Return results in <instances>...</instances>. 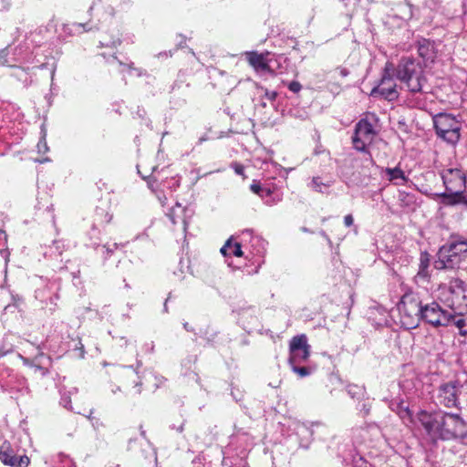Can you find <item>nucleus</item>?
Listing matches in <instances>:
<instances>
[{"label":"nucleus","mask_w":467,"mask_h":467,"mask_svg":"<svg viewBox=\"0 0 467 467\" xmlns=\"http://www.w3.org/2000/svg\"><path fill=\"white\" fill-rule=\"evenodd\" d=\"M416 418L427 437L434 442L462 441L467 438V420L460 413L421 410Z\"/></svg>","instance_id":"nucleus-1"},{"label":"nucleus","mask_w":467,"mask_h":467,"mask_svg":"<svg viewBox=\"0 0 467 467\" xmlns=\"http://www.w3.org/2000/svg\"><path fill=\"white\" fill-rule=\"evenodd\" d=\"M445 187L443 192L431 194L432 199H440L444 206H456L463 204L467 209V176L459 168H449L441 173Z\"/></svg>","instance_id":"nucleus-2"},{"label":"nucleus","mask_w":467,"mask_h":467,"mask_svg":"<svg viewBox=\"0 0 467 467\" xmlns=\"http://www.w3.org/2000/svg\"><path fill=\"white\" fill-rule=\"evenodd\" d=\"M396 78L406 85L411 93L422 92L426 83L424 68L420 61L412 57H403L395 67Z\"/></svg>","instance_id":"nucleus-3"},{"label":"nucleus","mask_w":467,"mask_h":467,"mask_svg":"<svg viewBox=\"0 0 467 467\" xmlns=\"http://www.w3.org/2000/svg\"><path fill=\"white\" fill-rule=\"evenodd\" d=\"M426 304L427 302L422 298L420 292L409 289L403 294L398 308L401 316V323L407 329L415 328L419 326V317Z\"/></svg>","instance_id":"nucleus-4"},{"label":"nucleus","mask_w":467,"mask_h":467,"mask_svg":"<svg viewBox=\"0 0 467 467\" xmlns=\"http://www.w3.org/2000/svg\"><path fill=\"white\" fill-rule=\"evenodd\" d=\"M377 131L368 118L361 119L355 127L352 136V143L354 149L363 153V166H374L375 161L371 153L368 150V147L373 142Z\"/></svg>","instance_id":"nucleus-5"},{"label":"nucleus","mask_w":467,"mask_h":467,"mask_svg":"<svg viewBox=\"0 0 467 467\" xmlns=\"http://www.w3.org/2000/svg\"><path fill=\"white\" fill-rule=\"evenodd\" d=\"M395 66L387 62L382 70L379 83L371 89L369 96L375 99H383L388 101H395L399 99L400 92L395 81Z\"/></svg>","instance_id":"nucleus-6"},{"label":"nucleus","mask_w":467,"mask_h":467,"mask_svg":"<svg viewBox=\"0 0 467 467\" xmlns=\"http://www.w3.org/2000/svg\"><path fill=\"white\" fill-rule=\"evenodd\" d=\"M433 125L438 138L455 145L461 138V122L451 114L439 113L433 117Z\"/></svg>","instance_id":"nucleus-7"},{"label":"nucleus","mask_w":467,"mask_h":467,"mask_svg":"<svg viewBox=\"0 0 467 467\" xmlns=\"http://www.w3.org/2000/svg\"><path fill=\"white\" fill-rule=\"evenodd\" d=\"M424 322L434 328L448 327L453 321V311L443 308L438 302H427L419 317V324Z\"/></svg>","instance_id":"nucleus-8"},{"label":"nucleus","mask_w":467,"mask_h":467,"mask_svg":"<svg viewBox=\"0 0 467 467\" xmlns=\"http://www.w3.org/2000/svg\"><path fill=\"white\" fill-rule=\"evenodd\" d=\"M36 57L26 44H20L12 50L9 47L0 51V66L16 67L35 62Z\"/></svg>","instance_id":"nucleus-9"},{"label":"nucleus","mask_w":467,"mask_h":467,"mask_svg":"<svg viewBox=\"0 0 467 467\" xmlns=\"http://www.w3.org/2000/svg\"><path fill=\"white\" fill-rule=\"evenodd\" d=\"M461 384L458 380H451L441 384L437 389L436 399L441 406L445 408H458Z\"/></svg>","instance_id":"nucleus-10"},{"label":"nucleus","mask_w":467,"mask_h":467,"mask_svg":"<svg viewBox=\"0 0 467 467\" xmlns=\"http://www.w3.org/2000/svg\"><path fill=\"white\" fill-rule=\"evenodd\" d=\"M239 237L242 239L244 248L249 256L263 257L266 251V242L261 236L254 234L250 229L242 231Z\"/></svg>","instance_id":"nucleus-11"},{"label":"nucleus","mask_w":467,"mask_h":467,"mask_svg":"<svg viewBox=\"0 0 467 467\" xmlns=\"http://www.w3.org/2000/svg\"><path fill=\"white\" fill-rule=\"evenodd\" d=\"M289 350L290 366L306 361L310 355V346L307 344L306 337L305 335L294 337L290 341Z\"/></svg>","instance_id":"nucleus-12"},{"label":"nucleus","mask_w":467,"mask_h":467,"mask_svg":"<svg viewBox=\"0 0 467 467\" xmlns=\"http://www.w3.org/2000/svg\"><path fill=\"white\" fill-rule=\"evenodd\" d=\"M59 290V282L57 280H49L43 287H38L36 290L35 296L40 302L45 303L47 306H48L49 312L52 314L57 308Z\"/></svg>","instance_id":"nucleus-13"},{"label":"nucleus","mask_w":467,"mask_h":467,"mask_svg":"<svg viewBox=\"0 0 467 467\" xmlns=\"http://www.w3.org/2000/svg\"><path fill=\"white\" fill-rule=\"evenodd\" d=\"M0 461L11 467H26L30 461L26 455L17 457L9 441H5L0 446Z\"/></svg>","instance_id":"nucleus-14"},{"label":"nucleus","mask_w":467,"mask_h":467,"mask_svg":"<svg viewBox=\"0 0 467 467\" xmlns=\"http://www.w3.org/2000/svg\"><path fill=\"white\" fill-rule=\"evenodd\" d=\"M166 215L172 224L176 225L181 223L182 230L185 232L188 227L189 220L193 215V211L190 207L182 206L180 202H176L175 205L166 213Z\"/></svg>","instance_id":"nucleus-15"},{"label":"nucleus","mask_w":467,"mask_h":467,"mask_svg":"<svg viewBox=\"0 0 467 467\" xmlns=\"http://www.w3.org/2000/svg\"><path fill=\"white\" fill-rule=\"evenodd\" d=\"M99 233V229H97L95 226L92 227L91 231L89 232L90 242L88 244V245L96 250L97 253L101 255L103 261L106 262L118 249L119 244L117 243H113L101 245L98 236Z\"/></svg>","instance_id":"nucleus-16"},{"label":"nucleus","mask_w":467,"mask_h":467,"mask_svg":"<svg viewBox=\"0 0 467 467\" xmlns=\"http://www.w3.org/2000/svg\"><path fill=\"white\" fill-rule=\"evenodd\" d=\"M238 323L248 333L255 330L259 325L256 308L254 306H248L239 309Z\"/></svg>","instance_id":"nucleus-17"},{"label":"nucleus","mask_w":467,"mask_h":467,"mask_svg":"<svg viewBox=\"0 0 467 467\" xmlns=\"http://www.w3.org/2000/svg\"><path fill=\"white\" fill-rule=\"evenodd\" d=\"M450 239L441 246L438 252L439 260L436 262L437 269H452L456 265V259L460 255L456 250L449 248Z\"/></svg>","instance_id":"nucleus-18"},{"label":"nucleus","mask_w":467,"mask_h":467,"mask_svg":"<svg viewBox=\"0 0 467 467\" xmlns=\"http://www.w3.org/2000/svg\"><path fill=\"white\" fill-rule=\"evenodd\" d=\"M335 179L328 175L313 176L307 182V187L313 192L328 194L330 188L334 185Z\"/></svg>","instance_id":"nucleus-19"},{"label":"nucleus","mask_w":467,"mask_h":467,"mask_svg":"<svg viewBox=\"0 0 467 467\" xmlns=\"http://www.w3.org/2000/svg\"><path fill=\"white\" fill-rule=\"evenodd\" d=\"M381 174H385L386 179L396 186L405 185L409 182V177L399 165L394 168H381Z\"/></svg>","instance_id":"nucleus-20"},{"label":"nucleus","mask_w":467,"mask_h":467,"mask_svg":"<svg viewBox=\"0 0 467 467\" xmlns=\"http://www.w3.org/2000/svg\"><path fill=\"white\" fill-rule=\"evenodd\" d=\"M221 253L223 254V256L234 255L236 257H249V254H246L241 238L240 242L234 243H233V237L229 238L224 244V245L221 248Z\"/></svg>","instance_id":"nucleus-21"},{"label":"nucleus","mask_w":467,"mask_h":467,"mask_svg":"<svg viewBox=\"0 0 467 467\" xmlns=\"http://www.w3.org/2000/svg\"><path fill=\"white\" fill-rule=\"evenodd\" d=\"M246 58L249 64L254 67V69L259 73L263 74L265 72H270L269 65L263 54H259L257 52H247Z\"/></svg>","instance_id":"nucleus-22"},{"label":"nucleus","mask_w":467,"mask_h":467,"mask_svg":"<svg viewBox=\"0 0 467 467\" xmlns=\"http://www.w3.org/2000/svg\"><path fill=\"white\" fill-rule=\"evenodd\" d=\"M417 51L419 56L426 62L433 61L435 57L434 44L425 38L417 42Z\"/></svg>","instance_id":"nucleus-23"},{"label":"nucleus","mask_w":467,"mask_h":467,"mask_svg":"<svg viewBox=\"0 0 467 467\" xmlns=\"http://www.w3.org/2000/svg\"><path fill=\"white\" fill-rule=\"evenodd\" d=\"M358 161V158L349 156L344 160L342 165L338 168V173L347 184L352 181V176L354 175L352 169L357 165Z\"/></svg>","instance_id":"nucleus-24"},{"label":"nucleus","mask_w":467,"mask_h":467,"mask_svg":"<svg viewBox=\"0 0 467 467\" xmlns=\"http://www.w3.org/2000/svg\"><path fill=\"white\" fill-rule=\"evenodd\" d=\"M64 250V242L62 240H56L53 241L50 245L46 246L43 254L47 259L57 260L59 256L62 255Z\"/></svg>","instance_id":"nucleus-25"},{"label":"nucleus","mask_w":467,"mask_h":467,"mask_svg":"<svg viewBox=\"0 0 467 467\" xmlns=\"http://www.w3.org/2000/svg\"><path fill=\"white\" fill-rule=\"evenodd\" d=\"M107 62L109 64H112L115 62L118 63L120 67L119 71L121 73H124L127 71L130 75L133 73L139 77L142 75V70L140 68L134 67L132 62H127V63L122 62V61L119 60L118 57L114 55H112L109 58H107Z\"/></svg>","instance_id":"nucleus-26"},{"label":"nucleus","mask_w":467,"mask_h":467,"mask_svg":"<svg viewBox=\"0 0 467 467\" xmlns=\"http://www.w3.org/2000/svg\"><path fill=\"white\" fill-rule=\"evenodd\" d=\"M452 294L461 293L462 304L467 308V287L465 283L460 279H455L450 286Z\"/></svg>","instance_id":"nucleus-27"},{"label":"nucleus","mask_w":467,"mask_h":467,"mask_svg":"<svg viewBox=\"0 0 467 467\" xmlns=\"http://www.w3.org/2000/svg\"><path fill=\"white\" fill-rule=\"evenodd\" d=\"M390 409L395 411L400 419L405 420L411 417L409 406L402 400L392 401Z\"/></svg>","instance_id":"nucleus-28"},{"label":"nucleus","mask_w":467,"mask_h":467,"mask_svg":"<svg viewBox=\"0 0 467 467\" xmlns=\"http://www.w3.org/2000/svg\"><path fill=\"white\" fill-rule=\"evenodd\" d=\"M111 219H112V214L106 208L97 207L96 211H95V218H94L95 224L93 225V227L95 226L98 229L96 224H98V225L107 224L111 221Z\"/></svg>","instance_id":"nucleus-29"},{"label":"nucleus","mask_w":467,"mask_h":467,"mask_svg":"<svg viewBox=\"0 0 467 467\" xmlns=\"http://www.w3.org/2000/svg\"><path fill=\"white\" fill-rule=\"evenodd\" d=\"M121 40L118 29H113L110 36H102L99 40L100 47H116L120 45Z\"/></svg>","instance_id":"nucleus-30"},{"label":"nucleus","mask_w":467,"mask_h":467,"mask_svg":"<svg viewBox=\"0 0 467 467\" xmlns=\"http://www.w3.org/2000/svg\"><path fill=\"white\" fill-rule=\"evenodd\" d=\"M458 246H464V249H458V254H467V240L460 234H451L450 236L449 248L457 250Z\"/></svg>","instance_id":"nucleus-31"},{"label":"nucleus","mask_w":467,"mask_h":467,"mask_svg":"<svg viewBox=\"0 0 467 467\" xmlns=\"http://www.w3.org/2000/svg\"><path fill=\"white\" fill-rule=\"evenodd\" d=\"M260 197L265 200L267 204L277 202L281 200V196L267 186H263Z\"/></svg>","instance_id":"nucleus-32"},{"label":"nucleus","mask_w":467,"mask_h":467,"mask_svg":"<svg viewBox=\"0 0 467 467\" xmlns=\"http://www.w3.org/2000/svg\"><path fill=\"white\" fill-rule=\"evenodd\" d=\"M296 430V434L298 436L304 437L306 439V443H303V441H300V445L305 447V448H307L308 447L309 440L313 436V431L311 430L310 427H308L305 423H298Z\"/></svg>","instance_id":"nucleus-33"},{"label":"nucleus","mask_w":467,"mask_h":467,"mask_svg":"<svg viewBox=\"0 0 467 467\" xmlns=\"http://www.w3.org/2000/svg\"><path fill=\"white\" fill-rule=\"evenodd\" d=\"M75 393H77L76 388H72L69 390H67V389L60 390V395H61L60 404L68 410H73V408L71 406V396Z\"/></svg>","instance_id":"nucleus-34"},{"label":"nucleus","mask_w":467,"mask_h":467,"mask_svg":"<svg viewBox=\"0 0 467 467\" xmlns=\"http://www.w3.org/2000/svg\"><path fill=\"white\" fill-rule=\"evenodd\" d=\"M54 462L57 464L56 467H77L75 462L63 452L57 453L54 458Z\"/></svg>","instance_id":"nucleus-35"},{"label":"nucleus","mask_w":467,"mask_h":467,"mask_svg":"<svg viewBox=\"0 0 467 467\" xmlns=\"http://www.w3.org/2000/svg\"><path fill=\"white\" fill-rule=\"evenodd\" d=\"M399 201L402 207H410L416 202V197L413 193L406 192L404 191L399 192Z\"/></svg>","instance_id":"nucleus-36"},{"label":"nucleus","mask_w":467,"mask_h":467,"mask_svg":"<svg viewBox=\"0 0 467 467\" xmlns=\"http://www.w3.org/2000/svg\"><path fill=\"white\" fill-rule=\"evenodd\" d=\"M347 391L352 399L359 400L365 395V388L363 386L349 384L347 386Z\"/></svg>","instance_id":"nucleus-37"},{"label":"nucleus","mask_w":467,"mask_h":467,"mask_svg":"<svg viewBox=\"0 0 467 467\" xmlns=\"http://www.w3.org/2000/svg\"><path fill=\"white\" fill-rule=\"evenodd\" d=\"M222 465L223 467H247V462L242 458L223 457Z\"/></svg>","instance_id":"nucleus-38"},{"label":"nucleus","mask_w":467,"mask_h":467,"mask_svg":"<svg viewBox=\"0 0 467 467\" xmlns=\"http://www.w3.org/2000/svg\"><path fill=\"white\" fill-rule=\"evenodd\" d=\"M451 325H454L459 329V334L461 336L467 335V320L465 318L461 317L457 314L453 312V321H451Z\"/></svg>","instance_id":"nucleus-39"},{"label":"nucleus","mask_w":467,"mask_h":467,"mask_svg":"<svg viewBox=\"0 0 467 467\" xmlns=\"http://www.w3.org/2000/svg\"><path fill=\"white\" fill-rule=\"evenodd\" d=\"M46 137H47V132L42 128V130H41V137H40L39 141H38V143L36 145L37 152L40 153V154H45V153H47L49 150V148H48L47 143Z\"/></svg>","instance_id":"nucleus-40"},{"label":"nucleus","mask_w":467,"mask_h":467,"mask_svg":"<svg viewBox=\"0 0 467 467\" xmlns=\"http://www.w3.org/2000/svg\"><path fill=\"white\" fill-rule=\"evenodd\" d=\"M430 272L428 267H419L418 273L414 276L415 282L419 283L420 281H428L430 278Z\"/></svg>","instance_id":"nucleus-41"},{"label":"nucleus","mask_w":467,"mask_h":467,"mask_svg":"<svg viewBox=\"0 0 467 467\" xmlns=\"http://www.w3.org/2000/svg\"><path fill=\"white\" fill-rule=\"evenodd\" d=\"M292 370L298 374L299 377L304 378L306 376H309L311 374V369L305 366H299V364H296L294 366H291Z\"/></svg>","instance_id":"nucleus-42"},{"label":"nucleus","mask_w":467,"mask_h":467,"mask_svg":"<svg viewBox=\"0 0 467 467\" xmlns=\"http://www.w3.org/2000/svg\"><path fill=\"white\" fill-rule=\"evenodd\" d=\"M431 255L427 251H423L420 254L419 267H430Z\"/></svg>","instance_id":"nucleus-43"},{"label":"nucleus","mask_w":467,"mask_h":467,"mask_svg":"<svg viewBox=\"0 0 467 467\" xmlns=\"http://www.w3.org/2000/svg\"><path fill=\"white\" fill-rule=\"evenodd\" d=\"M287 88L293 93H298L302 89V85L298 81H291L288 83Z\"/></svg>","instance_id":"nucleus-44"},{"label":"nucleus","mask_w":467,"mask_h":467,"mask_svg":"<svg viewBox=\"0 0 467 467\" xmlns=\"http://www.w3.org/2000/svg\"><path fill=\"white\" fill-rule=\"evenodd\" d=\"M32 368H34L35 373H39L43 377L48 374V369L41 365L32 364Z\"/></svg>","instance_id":"nucleus-45"},{"label":"nucleus","mask_w":467,"mask_h":467,"mask_svg":"<svg viewBox=\"0 0 467 467\" xmlns=\"http://www.w3.org/2000/svg\"><path fill=\"white\" fill-rule=\"evenodd\" d=\"M262 188L263 186L259 182H256L255 181H254L253 183L250 185V190L259 196L261 195Z\"/></svg>","instance_id":"nucleus-46"},{"label":"nucleus","mask_w":467,"mask_h":467,"mask_svg":"<svg viewBox=\"0 0 467 467\" xmlns=\"http://www.w3.org/2000/svg\"><path fill=\"white\" fill-rule=\"evenodd\" d=\"M232 168L234 170L236 174L244 175V167L242 164L238 162H234L232 163Z\"/></svg>","instance_id":"nucleus-47"},{"label":"nucleus","mask_w":467,"mask_h":467,"mask_svg":"<svg viewBox=\"0 0 467 467\" xmlns=\"http://www.w3.org/2000/svg\"><path fill=\"white\" fill-rule=\"evenodd\" d=\"M73 26L75 27V31H80V29H82V31H89L91 30V27L88 26V24H81V23H76V24H73Z\"/></svg>","instance_id":"nucleus-48"},{"label":"nucleus","mask_w":467,"mask_h":467,"mask_svg":"<svg viewBox=\"0 0 467 467\" xmlns=\"http://www.w3.org/2000/svg\"><path fill=\"white\" fill-rule=\"evenodd\" d=\"M265 97L271 102H274L277 98V92L276 91H270L268 89H265Z\"/></svg>","instance_id":"nucleus-49"},{"label":"nucleus","mask_w":467,"mask_h":467,"mask_svg":"<svg viewBox=\"0 0 467 467\" xmlns=\"http://www.w3.org/2000/svg\"><path fill=\"white\" fill-rule=\"evenodd\" d=\"M184 421L185 420H182L181 423L179 425L177 424H171L170 425V429L171 430H175L177 431L178 432H182L183 431V429H184Z\"/></svg>","instance_id":"nucleus-50"},{"label":"nucleus","mask_w":467,"mask_h":467,"mask_svg":"<svg viewBox=\"0 0 467 467\" xmlns=\"http://www.w3.org/2000/svg\"><path fill=\"white\" fill-rule=\"evenodd\" d=\"M360 410V413H362V416L365 417L367 415H368L369 411H370V405L367 404V403H363L361 405V408L359 409Z\"/></svg>","instance_id":"nucleus-51"},{"label":"nucleus","mask_w":467,"mask_h":467,"mask_svg":"<svg viewBox=\"0 0 467 467\" xmlns=\"http://www.w3.org/2000/svg\"><path fill=\"white\" fill-rule=\"evenodd\" d=\"M7 242V234L6 233L0 229V246H5Z\"/></svg>","instance_id":"nucleus-52"},{"label":"nucleus","mask_w":467,"mask_h":467,"mask_svg":"<svg viewBox=\"0 0 467 467\" xmlns=\"http://www.w3.org/2000/svg\"><path fill=\"white\" fill-rule=\"evenodd\" d=\"M354 219L351 214H348L344 217V223L347 227H349L353 224Z\"/></svg>","instance_id":"nucleus-53"},{"label":"nucleus","mask_w":467,"mask_h":467,"mask_svg":"<svg viewBox=\"0 0 467 467\" xmlns=\"http://www.w3.org/2000/svg\"><path fill=\"white\" fill-rule=\"evenodd\" d=\"M157 198L160 201L161 204L162 206H164L166 203V201H167V197L164 195V193H162V192L157 193Z\"/></svg>","instance_id":"nucleus-54"},{"label":"nucleus","mask_w":467,"mask_h":467,"mask_svg":"<svg viewBox=\"0 0 467 467\" xmlns=\"http://www.w3.org/2000/svg\"><path fill=\"white\" fill-rule=\"evenodd\" d=\"M143 348H144L146 351H148V352L151 353V352H153V350H154V343H153L152 341H151V342H150V343H146V344L143 346Z\"/></svg>","instance_id":"nucleus-55"},{"label":"nucleus","mask_w":467,"mask_h":467,"mask_svg":"<svg viewBox=\"0 0 467 467\" xmlns=\"http://www.w3.org/2000/svg\"><path fill=\"white\" fill-rule=\"evenodd\" d=\"M192 467H205V465L201 462V460H193Z\"/></svg>","instance_id":"nucleus-56"},{"label":"nucleus","mask_w":467,"mask_h":467,"mask_svg":"<svg viewBox=\"0 0 467 467\" xmlns=\"http://www.w3.org/2000/svg\"><path fill=\"white\" fill-rule=\"evenodd\" d=\"M171 182H172V185H170V184H169V186H168V187H170V188L173 187L174 189H175V188H177V187H179V185H180V182H179V180L172 178V179L171 180Z\"/></svg>","instance_id":"nucleus-57"},{"label":"nucleus","mask_w":467,"mask_h":467,"mask_svg":"<svg viewBox=\"0 0 467 467\" xmlns=\"http://www.w3.org/2000/svg\"><path fill=\"white\" fill-rule=\"evenodd\" d=\"M183 327L185 330L189 331V332H192L193 331V328L189 325L188 322H184L183 323Z\"/></svg>","instance_id":"nucleus-58"},{"label":"nucleus","mask_w":467,"mask_h":467,"mask_svg":"<svg viewBox=\"0 0 467 467\" xmlns=\"http://www.w3.org/2000/svg\"><path fill=\"white\" fill-rule=\"evenodd\" d=\"M140 386H141V381L136 382L135 388H136V393L137 394H140V392H141Z\"/></svg>","instance_id":"nucleus-59"},{"label":"nucleus","mask_w":467,"mask_h":467,"mask_svg":"<svg viewBox=\"0 0 467 467\" xmlns=\"http://www.w3.org/2000/svg\"><path fill=\"white\" fill-rule=\"evenodd\" d=\"M8 348H11V351H10V352H12V351H13V348H12V346H7V345H5V342H4V343H3V345H2V347H0V351H1V350H6V349H8Z\"/></svg>","instance_id":"nucleus-60"},{"label":"nucleus","mask_w":467,"mask_h":467,"mask_svg":"<svg viewBox=\"0 0 467 467\" xmlns=\"http://www.w3.org/2000/svg\"><path fill=\"white\" fill-rule=\"evenodd\" d=\"M8 348H11V351H10V352H12V351H13V348H12V346H7V345H5V342H4V343H3V345H2V347H0V351H1V350H6V349H8Z\"/></svg>","instance_id":"nucleus-61"},{"label":"nucleus","mask_w":467,"mask_h":467,"mask_svg":"<svg viewBox=\"0 0 467 467\" xmlns=\"http://www.w3.org/2000/svg\"><path fill=\"white\" fill-rule=\"evenodd\" d=\"M340 75H341L342 77H347V76L348 75V69H346V68H341V69H340Z\"/></svg>","instance_id":"nucleus-62"},{"label":"nucleus","mask_w":467,"mask_h":467,"mask_svg":"<svg viewBox=\"0 0 467 467\" xmlns=\"http://www.w3.org/2000/svg\"><path fill=\"white\" fill-rule=\"evenodd\" d=\"M10 351H11V348H8V349H6V350H1V351H0V358H2V357H4L5 355H6V354L10 353Z\"/></svg>","instance_id":"nucleus-63"},{"label":"nucleus","mask_w":467,"mask_h":467,"mask_svg":"<svg viewBox=\"0 0 467 467\" xmlns=\"http://www.w3.org/2000/svg\"><path fill=\"white\" fill-rule=\"evenodd\" d=\"M141 365H142L141 361H140V360H138V361H137L136 368L134 369V371H135V373H136V374H138V373H139L138 369L141 367Z\"/></svg>","instance_id":"nucleus-64"}]
</instances>
